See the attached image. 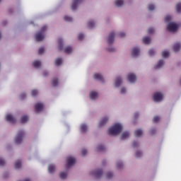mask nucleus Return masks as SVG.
<instances>
[{
  "mask_svg": "<svg viewBox=\"0 0 181 181\" xmlns=\"http://www.w3.org/2000/svg\"><path fill=\"white\" fill-rule=\"evenodd\" d=\"M122 124L121 123H116L112 127L108 129L109 135H112L115 136V135H118L121 134V131H122Z\"/></svg>",
  "mask_w": 181,
  "mask_h": 181,
  "instance_id": "obj_1",
  "label": "nucleus"
},
{
  "mask_svg": "<svg viewBox=\"0 0 181 181\" xmlns=\"http://www.w3.org/2000/svg\"><path fill=\"white\" fill-rule=\"evenodd\" d=\"M47 30V26L44 25L42 27L41 30L35 34V40L37 42H42L45 39V33Z\"/></svg>",
  "mask_w": 181,
  "mask_h": 181,
  "instance_id": "obj_2",
  "label": "nucleus"
},
{
  "mask_svg": "<svg viewBox=\"0 0 181 181\" xmlns=\"http://www.w3.org/2000/svg\"><path fill=\"white\" fill-rule=\"evenodd\" d=\"M23 136H25V131L19 130L14 139L15 144H16V145H20V144H22Z\"/></svg>",
  "mask_w": 181,
  "mask_h": 181,
  "instance_id": "obj_3",
  "label": "nucleus"
},
{
  "mask_svg": "<svg viewBox=\"0 0 181 181\" xmlns=\"http://www.w3.org/2000/svg\"><path fill=\"white\" fill-rule=\"evenodd\" d=\"M90 176H93L95 179H100L103 176V169L98 168L96 170H92L90 173Z\"/></svg>",
  "mask_w": 181,
  "mask_h": 181,
  "instance_id": "obj_4",
  "label": "nucleus"
},
{
  "mask_svg": "<svg viewBox=\"0 0 181 181\" xmlns=\"http://www.w3.org/2000/svg\"><path fill=\"white\" fill-rule=\"evenodd\" d=\"M167 28L169 32H176L179 28V25L175 22H170L167 25Z\"/></svg>",
  "mask_w": 181,
  "mask_h": 181,
  "instance_id": "obj_5",
  "label": "nucleus"
},
{
  "mask_svg": "<svg viewBox=\"0 0 181 181\" xmlns=\"http://www.w3.org/2000/svg\"><path fill=\"white\" fill-rule=\"evenodd\" d=\"M108 122H110V116H104L100 119L98 122V127L100 128L105 127V125H107Z\"/></svg>",
  "mask_w": 181,
  "mask_h": 181,
  "instance_id": "obj_6",
  "label": "nucleus"
},
{
  "mask_svg": "<svg viewBox=\"0 0 181 181\" xmlns=\"http://www.w3.org/2000/svg\"><path fill=\"white\" fill-rule=\"evenodd\" d=\"M155 103H160L163 100V93L160 92H156L153 96Z\"/></svg>",
  "mask_w": 181,
  "mask_h": 181,
  "instance_id": "obj_7",
  "label": "nucleus"
},
{
  "mask_svg": "<svg viewBox=\"0 0 181 181\" xmlns=\"http://www.w3.org/2000/svg\"><path fill=\"white\" fill-rule=\"evenodd\" d=\"M76 163V158L73 156H69L66 158V169H70L71 166Z\"/></svg>",
  "mask_w": 181,
  "mask_h": 181,
  "instance_id": "obj_8",
  "label": "nucleus"
},
{
  "mask_svg": "<svg viewBox=\"0 0 181 181\" xmlns=\"http://www.w3.org/2000/svg\"><path fill=\"white\" fill-rule=\"evenodd\" d=\"M81 2H83V0H73L71 6V11H77Z\"/></svg>",
  "mask_w": 181,
  "mask_h": 181,
  "instance_id": "obj_9",
  "label": "nucleus"
},
{
  "mask_svg": "<svg viewBox=\"0 0 181 181\" xmlns=\"http://www.w3.org/2000/svg\"><path fill=\"white\" fill-rule=\"evenodd\" d=\"M123 79L122 76H117L115 79L114 86L115 88H118L121 86V84L123 83Z\"/></svg>",
  "mask_w": 181,
  "mask_h": 181,
  "instance_id": "obj_10",
  "label": "nucleus"
},
{
  "mask_svg": "<svg viewBox=\"0 0 181 181\" xmlns=\"http://www.w3.org/2000/svg\"><path fill=\"white\" fill-rule=\"evenodd\" d=\"M6 120L10 124H15L16 122V118L11 113L6 115Z\"/></svg>",
  "mask_w": 181,
  "mask_h": 181,
  "instance_id": "obj_11",
  "label": "nucleus"
},
{
  "mask_svg": "<svg viewBox=\"0 0 181 181\" xmlns=\"http://www.w3.org/2000/svg\"><path fill=\"white\" fill-rule=\"evenodd\" d=\"M141 54V48L139 47H134L132 50V57H138Z\"/></svg>",
  "mask_w": 181,
  "mask_h": 181,
  "instance_id": "obj_12",
  "label": "nucleus"
},
{
  "mask_svg": "<svg viewBox=\"0 0 181 181\" xmlns=\"http://www.w3.org/2000/svg\"><path fill=\"white\" fill-rule=\"evenodd\" d=\"M93 78L97 80V81H100V83H105V80L104 79V76L103 74L100 73H96L93 75Z\"/></svg>",
  "mask_w": 181,
  "mask_h": 181,
  "instance_id": "obj_13",
  "label": "nucleus"
},
{
  "mask_svg": "<svg viewBox=\"0 0 181 181\" xmlns=\"http://www.w3.org/2000/svg\"><path fill=\"white\" fill-rule=\"evenodd\" d=\"M89 97L92 101H95V100H98L99 94L96 90H92L89 93Z\"/></svg>",
  "mask_w": 181,
  "mask_h": 181,
  "instance_id": "obj_14",
  "label": "nucleus"
},
{
  "mask_svg": "<svg viewBox=\"0 0 181 181\" xmlns=\"http://www.w3.org/2000/svg\"><path fill=\"white\" fill-rule=\"evenodd\" d=\"M127 79L129 83L133 84L136 81V75H135L134 73H130L127 76Z\"/></svg>",
  "mask_w": 181,
  "mask_h": 181,
  "instance_id": "obj_15",
  "label": "nucleus"
},
{
  "mask_svg": "<svg viewBox=\"0 0 181 181\" xmlns=\"http://www.w3.org/2000/svg\"><path fill=\"white\" fill-rule=\"evenodd\" d=\"M115 39V32L110 33L107 37V44L109 45H112L114 43Z\"/></svg>",
  "mask_w": 181,
  "mask_h": 181,
  "instance_id": "obj_16",
  "label": "nucleus"
},
{
  "mask_svg": "<svg viewBox=\"0 0 181 181\" xmlns=\"http://www.w3.org/2000/svg\"><path fill=\"white\" fill-rule=\"evenodd\" d=\"M43 107H44L43 103H36L35 105V112L37 113L42 112V111H43Z\"/></svg>",
  "mask_w": 181,
  "mask_h": 181,
  "instance_id": "obj_17",
  "label": "nucleus"
},
{
  "mask_svg": "<svg viewBox=\"0 0 181 181\" xmlns=\"http://www.w3.org/2000/svg\"><path fill=\"white\" fill-rule=\"evenodd\" d=\"M163 66H165V60L163 59H160L157 64H156L154 66V69L155 70H159V69H162V67H163Z\"/></svg>",
  "mask_w": 181,
  "mask_h": 181,
  "instance_id": "obj_18",
  "label": "nucleus"
},
{
  "mask_svg": "<svg viewBox=\"0 0 181 181\" xmlns=\"http://www.w3.org/2000/svg\"><path fill=\"white\" fill-rule=\"evenodd\" d=\"M95 25H97V22L94 20H89L87 22V26L89 29H94V28H95Z\"/></svg>",
  "mask_w": 181,
  "mask_h": 181,
  "instance_id": "obj_19",
  "label": "nucleus"
},
{
  "mask_svg": "<svg viewBox=\"0 0 181 181\" xmlns=\"http://www.w3.org/2000/svg\"><path fill=\"white\" fill-rule=\"evenodd\" d=\"M69 168H66L65 171H62L59 173V177L60 179L64 180L67 178V176L69 175Z\"/></svg>",
  "mask_w": 181,
  "mask_h": 181,
  "instance_id": "obj_20",
  "label": "nucleus"
},
{
  "mask_svg": "<svg viewBox=\"0 0 181 181\" xmlns=\"http://www.w3.org/2000/svg\"><path fill=\"white\" fill-rule=\"evenodd\" d=\"M88 129V127L87 126V124H86L84 123L81 124L80 132H81V134H86V132H87Z\"/></svg>",
  "mask_w": 181,
  "mask_h": 181,
  "instance_id": "obj_21",
  "label": "nucleus"
},
{
  "mask_svg": "<svg viewBox=\"0 0 181 181\" xmlns=\"http://www.w3.org/2000/svg\"><path fill=\"white\" fill-rule=\"evenodd\" d=\"M33 66L35 67V69H40V66H42V62L39 60H35L33 62Z\"/></svg>",
  "mask_w": 181,
  "mask_h": 181,
  "instance_id": "obj_22",
  "label": "nucleus"
},
{
  "mask_svg": "<svg viewBox=\"0 0 181 181\" xmlns=\"http://www.w3.org/2000/svg\"><path fill=\"white\" fill-rule=\"evenodd\" d=\"M115 5L117 8H121L124 6V0H115Z\"/></svg>",
  "mask_w": 181,
  "mask_h": 181,
  "instance_id": "obj_23",
  "label": "nucleus"
},
{
  "mask_svg": "<svg viewBox=\"0 0 181 181\" xmlns=\"http://www.w3.org/2000/svg\"><path fill=\"white\" fill-rule=\"evenodd\" d=\"M56 170V165L54 164H49L48 166V172L49 173H54V171Z\"/></svg>",
  "mask_w": 181,
  "mask_h": 181,
  "instance_id": "obj_24",
  "label": "nucleus"
},
{
  "mask_svg": "<svg viewBox=\"0 0 181 181\" xmlns=\"http://www.w3.org/2000/svg\"><path fill=\"white\" fill-rule=\"evenodd\" d=\"M128 138H129V132H124L121 135V139H123L124 141L125 139H128Z\"/></svg>",
  "mask_w": 181,
  "mask_h": 181,
  "instance_id": "obj_25",
  "label": "nucleus"
},
{
  "mask_svg": "<svg viewBox=\"0 0 181 181\" xmlns=\"http://www.w3.org/2000/svg\"><path fill=\"white\" fill-rule=\"evenodd\" d=\"M181 44L180 42H177L173 45V51L175 52H179L180 50Z\"/></svg>",
  "mask_w": 181,
  "mask_h": 181,
  "instance_id": "obj_26",
  "label": "nucleus"
},
{
  "mask_svg": "<svg viewBox=\"0 0 181 181\" xmlns=\"http://www.w3.org/2000/svg\"><path fill=\"white\" fill-rule=\"evenodd\" d=\"M14 167L16 169H21V168H22V160H16L14 164Z\"/></svg>",
  "mask_w": 181,
  "mask_h": 181,
  "instance_id": "obj_27",
  "label": "nucleus"
},
{
  "mask_svg": "<svg viewBox=\"0 0 181 181\" xmlns=\"http://www.w3.org/2000/svg\"><path fill=\"white\" fill-rule=\"evenodd\" d=\"M64 53H66L67 54H71V53H73V48L71 46L65 47Z\"/></svg>",
  "mask_w": 181,
  "mask_h": 181,
  "instance_id": "obj_28",
  "label": "nucleus"
},
{
  "mask_svg": "<svg viewBox=\"0 0 181 181\" xmlns=\"http://www.w3.org/2000/svg\"><path fill=\"white\" fill-rule=\"evenodd\" d=\"M96 150L98 151V152H103V151L105 150V146L103 144H99L96 147Z\"/></svg>",
  "mask_w": 181,
  "mask_h": 181,
  "instance_id": "obj_29",
  "label": "nucleus"
},
{
  "mask_svg": "<svg viewBox=\"0 0 181 181\" xmlns=\"http://www.w3.org/2000/svg\"><path fill=\"white\" fill-rule=\"evenodd\" d=\"M63 38H59L58 40V48L59 50H63Z\"/></svg>",
  "mask_w": 181,
  "mask_h": 181,
  "instance_id": "obj_30",
  "label": "nucleus"
},
{
  "mask_svg": "<svg viewBox=\"0 0 181 181\" xmlns=\"http://www.w3.org/2000/svg\"><path fill=\"white\" fill-rule=\"evenodd\" d=\"M142 134H144V132L141 129H139L134 132L135 136H136L137 138H139V136H141Z\"/></svg>",
  "mask_w": 181,
  "mask_h": 181,
  "instance_id": "obj_31",
  "label": "nucleus"
},
{
  "mask_svg": "<svg viewBox=\"0 0 181 181\" xmlns=\"http://www.w3.org/2000/svg\"><path fill=\"white\" fill-rule=\"evenodd\" d=\"M63 64V59L62 58H57L55 59V65L56 66H62Z\"/></svg>",
  "mask_w": 181,
  "mask_h": 181,
  "instance_id": "obj_32",
  "label": "nucleus"
},
{
  "mask_svg": "<svg viewBox=\"0 0 181 181\" xmlns=\"http://www.w3.org/2000/svg\"><path fill=\"white\" fill-rule=\"evenodd\" d=\"M21 123L25 124V122H28L29 121V116L23 115L21 119Z\"/></svg>",
  "mask_w": 181,
  "mask_h": 181,
  "instance_id": "obj_33",
  "label": "nucleus"
},
{
  "mask_svg": "<svg viewBox=\"0 0 181 181\" xmlns=\"http://www.w3.org/2000/svg\"><path fill=\"white\" fill-rule=\"evenodd\" d=\"M143 43H144V45H149V43H151V37H144L143 38Z\"/></svg>",
  "mask_w": 181,
  "mask_h": 181,
  "instance_id": "obj_34",
  "label": "nucleus"
},
{
  "mask_svg": "<svg viewBox=\"0 0 181 181\" xmlns=\"http://www.w3.org/2000/svg\"><path fill=\"white\" fill-rule=\"evenodd\" d=\"M114 177V173L109 171L106 173V179H112Z\"/></svg>",
  "mask_w": 181,
  "mask_h": 181,
  "instance_id": "obj_35",
  "label": "nucleus"
},
{
  "mask_svg": "<svg viewBox=\"0 0 181 181\" xmlns=\"http://www.w3.org/2000/svg\"><path fill=\"white\" fill-rule=\"evenodd\" d=\"M124 166V163L122 160H119L117 162V169H122V167Z\"/></svg>",
  "mask_w": 181,
  "mask_h": 181,
  "instance_id": "obj_36",
  "label": "nucleus"
},
{
  "mask_svg": "<svg viewBox=\"0 0 181 181\" xmlns=\"http://www.w3.org/2000/svg\"><path fill=\"white\" fill-rule=\"evenodd\" d=\"M176 11L177 13H181V2H179L176 4Z\"/></svg>",
  "mask_w": 181,
  "mask_h": 181,
  "instance_id": "obj_37",
  "label": "nucleus"
},
{
  "mask_svg": "<svg viewBox=\"0 0 181 181\" xmlns=\"http://www.w3.org/2000/svg\"><path fill=\"white\" fill-rule=\"evenodd\" d=\"M156 54V51L153 49H151L148 50V55L152 57V56H155Z\"/></svg>",
  "mask_w": 181,
  "mask_h": 181,
  "instance_id": "obj_38",
  "label": "nucleus"
},
{
  "mask_svg": "<svg viewBox=\"0 0 181 181\" xmlns=\"http://www.w3.org/2000/svg\"><path fill=\"white\" fill-rule=\"evenodd\" d=\"M37 94H39V90H37V89H33L31 91L32 97H36V95H37Z\"/></svg>",
  "mask_w": 181,
  "mask_h": 181,
  "instance_id": "obj_39",
  "label": "nucleus"
},
{
  "mask_svg": "<svg viewBox=\"0 0 181 181\" xmlns=\"http://www.w3.org/2000/svg\"><path fill=\"white\" fill-rule=\"evenodd\" d=\"M64 19L66 22H71L73 21V18L69 16H65Z\"/></svg>",
  "mask_w": 181,
  "mask_h": 181,
  "instance_id": "obj_40",
  "label": "nucleus"
},
{
  "mask_svg": "<svg viewBox=\"0 0 181 181\" xmlns=\"http://www.w3.org/2000/svg\"><path fill=\"white\" fill-rule=\"evenodd\" d=\"M58 84H59V79H57V78H54V79L52 80V86H53L54 87H57Z\"/></svg>",
  "mask_w": 181,
  "mask_h": 181,
  "instance_id": "obj_41",
  "label": "nucleus"
},
{
  "mask_svg": "<svg viewBox=\"0 0 181 181\" xmlns=\"http://www.w3.org/2000/svg\"><path fill=\"white\" fill-rule=\"evenodd\" d=\"M107 52H115V47L111 46V45H109L108 47L107 48Z\"/></svg>",
  "mask_w": 181,
  "mask_h": 181,
  "instance_id": "obj_42",
  "label": "nucleus"
},
{
  "mask_svg": "<svg viewBox=\"0 0 181 181\" xmlns=\"http://www.w3.org/2000/svg\"><path fill=\"white\" fill-rule=\"evenodd\" d=\"M169 54H170V52L169 51H167V50H164L162 52L163 57H169Z\"/></svg>",
  "mask_w": 181,
  "mask_h": 181,
  "instance_id": "obj_43",
  "label": "nucleus"
},
{
  "mask_svg": "<svg viewBox=\"0 0 181 181\" xmlns=\"http://www.w3.org/2000/svg\"><path fill=\"white\" fill-rule=\"evenodd\" d=\"M141 156H142V151L141 150L136 151V158H141Z\"/></svg>",
  "mask_w": 181,
  "mask_h": 181,
  "instance_id": "obj_44",
  "label": "nucleus"
},
{
  "mask_svg": "<svg viewBox=\"0 0 181 181\" xmlns=\"http://www.w3.org/2000/svg\"><path fill=\"white\" fill-rule=\"evenodd\" d=\"M120 94H127V88L122 87L120 88Z\"/></svg>",
  "mask_w": 181,
  "mask_h": 181,
  "instance_id": "obj_45",
  "label": "nucleus"
},
{
  "mask_svg": "<svg viewBox=\"0 0 181 181\" xmlns=\"http://www.w3.org/2000/svg\"><path fill=\"white\" fill-rule=\"evenodd\" d=\"M172 21V16L168 15L165 17V22H170Z\"/></svg>",
  "mask_w": 181,
  "mask_h": 181,
  "instance_id": "obj_46",
  "label": "nucleus"
},
{
  "mask_svg": "<svg viewBox=\"0 0 181 181\" xmlns=\"http://www.w3.org/2000/svg\"><path fill=\"white\" fill-rule=\"evenodd\" d=\"M155 10V4H148V11H153Z\"/></svg>",
  "mask_w": 181,
  "mask_h": 181,
  "instance_id": "obj_47",
  "label": "nucleus"
},
{
  "mask_svg": "<svg viewBox=\"0 0 181 181\" xmlns=\"http://www.w3.org/2000/svg\"><path fill=\"white\" fill-rule=\"evenodd\" d=\"M38 53L39 54H43V53H45V47H40L38 50Z\"/></svg>",
  "mask_w": 181,
  "mask_h": 181,
  "instance_id": "obj_48",
  "label": "nucleus"
},
{
  "mask_svg": "<svg viewBox=\"0 0 181 181\" xmlns=\"http://www.w3.org/2000/svg\"><path fill=\"white\" fill-rule=\"evenodd\" d=\"M138 146H139V141H133V147L138 148Z\"/></svg>",
  "mask_w": 181,
  "mask_h": 181,
  "instance_id": "obj_49",
  "label": "nucleus"
},
{
  "mask_svg": "<svg viewBox=\"0 0 181 181\" xmlns=\"http://www.w3.org/2000/svg\"><path fill=\"white\" fill-rule=\"evenodd\" d=\"M78 40H83V39H84V34L82 33H79L78 35Z\"/></svg>",
  "mask_w": 181,
  "mask_h": 181,
  "instance_id": "obj_50",
  "label": "nucleus"
},
{
  "mask_svg": "<svg viewBox=\"0 0 181 181\" xmlns=\"http://www.w3.org/2000/svg\"><path fill=\"white\" fill-rule=\"evenodd\" d=\"M155 32V29L153 28H150L148 30V33L149 35H152V33H153Z\"/></svg>",
  "mask_w": 181,
  "mask_h": 181,
  "instance_id": "obj_51",
  "label": "nucleus"
},
{
  "mask_svg": "<svg viewBox=\"0 0 181 181\" xmlns=\"http://www.w3.org/2000/svg\"><path fill=\"white\" fill-rule=\"evenodd\" d=\"M159 119H160V117L159 116H156V117H153V122H158L159 121Z\"/></svg>",
  "mask_w": 181,
  "mask_h": 181,
  "instance_id": "obj_52",
  "label": "nucleus"
},
{
  "mask_svg": "<svg viewBox=\"0 0 181 181\" xmlns=\"http://www.w3.org/2000/svg\"><path fill=\"white\" fill-rule=\"evenodd\" d=\"M20 98L21 100H25L26 98V93H22L20 95Z\"/></svg>",
  "mask_w": 181,
  "mask_h": 181,
  "instance_id": "obj_53",
  "label": "nucleus"
},
{
  "mask_svg": "<svg viewBox=\"0 0 181 181\" xmlns=\"http://www.w3.org/2000/svg\"><path fill=\"white\" fill-rule=\"evenodd\" d=\"M86 153H87V149L83 148L82 151H81L82 156H86Z\"/></svg>",
  "mask_w": 181,
  "mask_h": 181,
  "instance_id": "obj_54",
  "label": "nucleus"
},
{
  "mask_svg": "<svg viewBox=\"0 0 181 181\" xmlns=\"http://www.w3.org/2000/svg\"><path fill=\"white\" fill-rule=\"evenodd\" d=\"M5 165V160L2 158H0V166H4Z\"/></svg>",
  "mask_w": 181,
  "mask_h": 181,
  "instance_id": "obj_55",
  "label": "nucleus"
},
{
  "mask_svg": "<svg viewBox=\"0 0 181 181\" xmlns=\"http://www.w3.org/2000/svg\"><path fill=\"white\" fill-rule=\"evenodd\" d=\"M119 37H125V33L124 32L119 33Z\"/></svg>",
  "mask_w": 181,
  "mask_h": 181,
  "instance_id": "obj_56",
  "label": "nucleus"
},
{
  "mask_svg": "<svg viewBox=\"0 0 181 181\" xmlns=\"http://www.w3.org/2000/svg\"><path fill=\"white\" fill-rule=\"evenodd\" d=\"M155 132H156V129H155V128L151 129L150 131V134L151 135H153L155 134Z\"/></svg>",
  "mask_w": 181,
  "mask_h": 181,
  "instance_id": "obj_57",
  "label": "nucleus"
},
{
  "mask_svg": "<svg viewBox=\"0 0 181 181\" xmlns=\"http://www.w3.org/2000/svg\"><path fill=\"white\" fill-rule=\"evenodd\" d=\"M134 118H138V117H139V112H136L135 113H134Z\"/></svg>",
  "mask_w": 181,
  "mask_h": 181,
  "instance_id": "obj_58",
  "label": "nucleus"
},
{
  "mask_svg": "<svg viewBox=\"0 0 181 181\" xmlns=\"http://www.w3.org/2000/svg\"><path fill=\"white\" fill-rule=\"evenodd\" d=\"M43 76H44V77H46L47 76H49V72L47 71H45L43 72Z\"/></svg>",
  "mask_w": 181,
  "mask_h": 181,
  "instance_id": "obj_59",
  "label": "nucleus"
},
{
  "mask_svg": "<svg viewBox=\"0 0 181 181\" xmlns=\"http://www.w3.org/2000/svg\"><path fill=\"white\" fill-rule=\"evenodd\" d=\"M6 23H8V21H3V23H2V24L4 25H6Z\"/></svg>",
  "mask_w": 181,
  "mask_h": 181,
  "instance_id": "obj_60",
  "label": "nucleus"
},
{
  "mask_svg": "<svg viewBox=\"0 0 181 181\" xmlns=\"http://www.w3.org/2000/svg\"><path fill=\"white\" fill-rule=\"evenodd\" d=\"M2 38V33L0 32V39Z\"/></svg>",
  "mask_w": 181,
  "mask_h": 181,
  "instance_id": "obj_61",
  "label": "nucleus"
},
{
  "mask_svg": "<svg viewBox=\"0 0 181 181\" xmlns=\"http://www.w3.org/2000/svg\"><path fill=\"white\" fill-rule=\"evenodd\" d=\"M1 2H2V0H0V4H1Z\"/></svg>",
  "mask_w": 181,
  "mask_h": 181,
  "instance_id": "obj_62",
  "label": "nucleus"
}]
</instances>
